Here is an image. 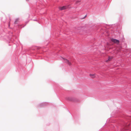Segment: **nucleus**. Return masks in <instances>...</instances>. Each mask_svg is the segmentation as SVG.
Instances as JSON below:
<instances>
[{
	"instance_id": "1",
	"label": "nucleus",
	"mask_w": 131,
	"mask_h": 131,
	"mask_svg": "<svg viewBox=\"0 0 131 131\" xmlns=\"http://www.w3.org/2000/svg\"><path fill=\"white\" fill-rule=\"evenodd\" d=\"M62 58L64 60L65 62L68 65H69V66L71 65L72 63L71 62L69 61L68 60L64 58Z\"/></svg>"
},
{
	"instance_id": "2",
	"label": "nucleus",
	"mask_w": 131,
	"mask_h": 131,
	"mask_svg": "<svg viewBox=\"0 0 131 131\" xmlns=\"http://www.w3.org/2000/svg\"><path fill=\"white\" fill-rule=\"evenodd\" d=\"M67 101L72 102H76L78 101L77 99H67Z\"/></svg>"
},
{
	"instance_id": "3",
	"label": "nucleus",
	"mask_w": 131,
	"mask_h": 131,
	"mask_svg": "<svg viewBox=\"0 0 131 131\" xmlns=\"http://www.w3.org/2000/svg\"><path fill=\"white\" fill-rule=\"evenodd\" d=\"M111 41L114 43L118 44L119 43V41L117 39L112 38L111 39Z\"/></svg>"
},
{
	"instance_id": "4",
	"label": "nucleus",
	"mask_w": 131,
	"mask_h": 131,
	"mask_svg": "<svg viewBox=\"0 0 131 131\" xmlns=\"http://www.w3.org/2000/svg\"><path fill=\"white\" fill-rule=\"evenodd\" d=\"M67 7L65 6H63L59 8V9L60 10H63L66 9Z\"/></svg>"
},
{
	"instance_id": "5",
	"label": "nucleus",
	"mask_w": 131,
	"mask_h": 131,
	"mask_svg": "<svg viewBox=\"0 0 131 131\" xmlns=\"http://www.w3.org/2000/svg\"><path fill=\"white\" fill-rule=\"evenodd\" d=\"M90 76L91 78H95V75L94 74H90Z\"/></svg>"
},
{
	"instance_id": "6",
	"label": "nucleus",
	"mask_w": 131,
	"mask_h": 131,
	"mask_svg": "<svg viewBox=\"0 0 131 131\" xmlns=\"http://www.w3.org/2000/svg\"><path fill=\"white\" fill-rule=\"evenodd\" d=\"M113 57H109L108 60H106V62H107L108 61H110L112 59Z\"/></svg>"
},
{
	"instance_id": "7",
	"label": "nucleus",
	"mask_w": 131,
	"mask_h": 131,
	"mask_svg": "<svg viewBox=\"0 0 131 131\" xmlns=\"http://www.w3.org/2000/svg\"><path fill=\"white\" fill-rule=\"evenodd\" d=\"M80 2V1H77L76 2V3L77 4H78Z\"/></svg>"
},
{
	"instance_id": "8",
	"label": "nucleus",
	"mask_w": 131,
	"mask_h": 131,
	"mask_svg": "<svg viewBox=\"0 0 131 131\" xmlns=\"http://www.w3.org/2000/svg\"><path fill=\"white\" fill-rule=\"evenodd\" d=\"M17 21H18V20H17V19H16V21H15V24H16V22Z\"/></svg>"
}]
</instances>
